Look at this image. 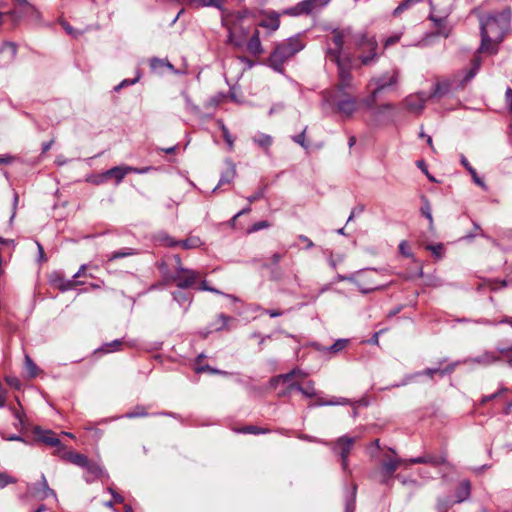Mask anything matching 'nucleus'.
I'll return each mask as SVG.
<instances>
[{
  "label": "nucleus",
  "mask_w": 512,
  "mask_h": 512,
  "mask_svg": "<svg viewBox=\"0 0 512 512\" xmlns=\"http://www.w3.org/2000/svg\"><path fill=\"white\" fill-rule=\"evenodd\" d=\"M456 503L455 501H452L449 497L445 498H439L437 501V510L439 512H447L448 509Z\"/></svg>",
  "instance_id": "nucleus-30"
},
{
  "label": "nucleus",
  "mask_w": 512,
  "mask_h": 512,
  "mask_svg": "<svg viewBox=\"0 0 512 512\" xmlns=\"http://www.w3.org/2000/svg\"><path fill=\"white\" fill-rule=\"evenodd\" d=\"M421 213L428 219V221L430 223V227H432L433 217L431 214V206H430V203L428 202V200H426V199L424 200V204L421 207Z\"/></svg>",
  "instance_id": "nucleus-35"
},
{
  "label": "nucleus",
  "mask_w": 512,
  "mask_h": 512,
  "mask_svg": "<svg viewBox=\"0 0 512 512\" xmlns=\"http://www.w3.org/2000/svg\"><path fill=\"white\" fill-rule=\"evenodd\" d=\"M66 459L76 465V466H79L81 468H84L88 465V462H89V459L84 455V454H81V453H77V452H68L66 454Z\"/></svg>",
  "instance_id": "nucleus-21"
},
{
  "label": "nucleus",
  "mask_w": 512,
  "mask_h": 512,
  "mask_svg": "<svg viewBox=\"0 0 512 512\" xmlns=\"http://www.w3.org/2000/svg\"><path fill=\"white\" fill-rule=\"evenodd\" d=\"M299 239H300L302 242L306 243V247H307L308 249H310V248H312V247L314 246V243H313V242H312L308 237H306V236H304V235H300V236H299Z\"/></svg>",
  "instance_id": "nucleus-55"
},
{
  "label": "nucleus",
  "mask_w": 512,
  "mask_h": 512,
  "mask_svg": "<svg viewBox=\"0 0 512 512\" xmlns=\"http://www.w3.org/2000/svg\"><path fill=\"white\" fill-rule=\"evenodd\" d=\"M33 495L39 499H46L49 496L56 497L55 491L49 488L44 475L41 476V483L39 484V487L34 488Z\"/></svg>",
  "instance_id": "nucleus-15"
},
{
  "label": "nucleus",
  "mask_w": 512,
  "mask_h": 512,
  "mask_svg": "<svg viewBox=\"0 0 512 512\" xmlns=\"http://www.w3.org/2000/svg\"><path fill=\"white\" fill-rule=\"evenodd\" d=\"M293 140H294L296 143L300 144L302 147H305V148L307 147V146L305 145V130H304L301 134H299L298 136H295V137L293 138Z\"/></svg>",
  "instance_id": "nucleus-51"
},
{
  "label": "nucleus",
  "mask_w": 512,
  "mask_h": 512,
  "mask_svg": "<svg viewBox=\"0 0 512 512\" xmlns=\"http://www.w3.org/2000/svg\"><path fill=\"white\" fill-rule=\"evenodd\" d=\"M199 274L194 270L179 268L172 279L179 288L185 289L191 287L198 279Z\"/></svg>",
  "instance_id": "nucleus-8"
},
{
  "label": "nucleus",
  "mask_w": 512,
  "mask_h": 512,
  "mask_svg": "<svg viewBox=\"0 0 512 512\" xmlns=\"http://www.w3.org/2000/svg\"><path fill=\"white\" fill-rule=\"evenodd\" d=\"M18 201H19V197H18V194L15 192L14 193V198H13V212H12L10 221H13V219H14V217L16 215V209H17Z\"/></svg>",
  "instance_id": "nucleus-52"
},
{
  "label": "nucleus",
  "mask_w": 512,
  "mask_h": 512,
  "mask_svg": "<svg viewBox=\"0 0 512 512\" xmlns=\"http://www.w3.org/2000/svg\"><path fill=\"white\" fill-rule=\"evenodd\" d=\"M354 443L355 438L342 436L333 445V450L341 457L342 467L344 470L347 469L348 456Z\"/></svg>",
  "instance_id": "nucleus-7"
},
{
  "label": "nucleus",
  "mask_w": 512,
  "mask_h": 512,
  "mask_svg": "<svg viewBox=\"0 0 512 512\" xmlns=\"http://www.w3.org/2000/svg\"><path fill=\"white\" fill-rule=\"evenodd\" d=\"M14 158L10 155H5L0 157V164H10L12 163Z\"/></svg>",
  "instance_id": "nucleus-58"
},
{
  "label": "nucleus",
  "mask_w": 512,
  "mask_h": 512,
  "mask_svg": "<svg viewBox=\"0 0 512 512\" xmlns=\"http://www.w3.org/2000/svg\"><path fill=\"white\" fill-rule=\"evenodd\" d=\"M86 269H87V265L83 264V265L79 268L78 272L74 274L73 278H79V277H81V276H85V275H86V274H85Z\"/></svg>",
  "instance_id": "nucleus-56"
},
{
  "label": "nucleus",
  "mask_w": 512,
  "mask_h": 512,
  "mask_svg": "<svg viewBox=\"0 0 512 512\" xmlns=\"http://www.w3.org/2000/svg\"><path fill=\"white\" fill-rule=\"evenodd\" d=\"M217 123L219 125V128L222 131L223 138H224L225 142L227 143L229 150L232 151L234 149V138L229 133V130L225 126L223 121L219 120Z\"/></svg>",
  "instance_id": "nucleus-27"
},
{
  "label": "nucleus",
  "mask_w": 512,
  "mask_h": 512,
  "mask_svg": "<svg viewBox=\"0 0 512 512\" xmlns=\"http://www.w3.org/2000/svg\"><path fill=\"white\" fill-rule=\"evenodd\" d=\"M401 464L410 465L408 460L392 459L389 461H384L382 463V469L388 476H391Z\"/></svg>",
  "instance_id": "nucleus-18"
},
{
  "label": "nucleus",
  "mask_w": 512,
  "mask_h": 512,
  "mask_svg": "<svg viewBox=\"0 0 512 512\" xmlns=\"http://www.w3.org/2000/svg\"><path fill=\"white\" fill-rule=\"evenodd\" d=\"M510 20L509 10L483 17L480 20L481 45L478 51L489 54L497 53L498 45L504 39Z\"/></svg>",
  "instance_id": "nucleus-2"
},
{
  "label": "nucleus",
  "mask_w": 512,
  "mask_h": 512,
  "mask_svg": "<svg viewBox=\"0 0 512 512\" xmlns=\"http://www.w3.org/2000/svg\"><path fill=\"white\" fill-rule=\"evenodd\" d=\"M426 249L430 250L435 257H437V258L442 257L443 246L441 244L427 245Z\"/></svg>",
  "instance_id": "nucleus-40"
},
{
  "label": "nucleus",
  "mask_w": 512,
  "mask_h": 512,
  "mask_svg": "<svg viewBox=\"0 0 512 512\" xmlns=\"http://www.w3.org/2000/svg\"><path fill=\"white\" fill-rule=\"evenodd\" d=\"M219 319L222 321V325H221V327H219L218 329H221V328H223V327H225V326L227 325V323H228V321H229V319H230V318H229V317H227V316H225V315H223V314H221V315L219 316Z\"/></svg>",
  "instance_id": "nucleus-64"
},
{
  "label": "nucleus",
  "mask_w": 512,
  "mask_h": 512,
  "mask_svg": "<svg viewBox=\"0 0 512 512\" xmlns=\"http://www.w3.org/2000/svg\"><path fill=\"white\" fill-rule=\"evenodd\" d=\"M247 49L253 55H259L262 53V45L260 42L258 31H256L252 38L248 41Z\"/></svg>",
  "instance_id": "nucleus-22"
},
{
  "label": "nucleus",
  "mask_w": 512,
  "mask_h": 512,
  "mask_svg": "<svg viewBox=\"0 0 512 512\" xmlns=\"http://www.w3.org/2000/svg\"><path fill=\"white\" fill-rule=\"evenodd\" d=\"M397 80H398V72L397 71H392V72L386 73L385 75H383L382 77H379V78H373L370 81L369 86L374 84L375 88L372 90L370 97H368L367 99H365L363 101V104L367 107H372V105L374 104V102L376 100L377 95L386 87L395 84L397 82Z\"/></svg>",
  "instance_id": "nucleus-5"
},
{
  "label": "nucleus",
  "mask_w": 512,
  "mask_h": 512,
  "mask_svg": "<svg viewBox=\"0 0 512 512\" xmlns=\"http://www.w3.org/2000/svg\"><path fill=\"white\" fill-rule=\"evenodd\" d=\"M330 0H303L296 6L287 10V13L293 16L308 14L316 7L325 6Z\"/></svg>",
  "instance_id": "nucleus-9"
},
{
  "label": "nucleus",
  "mask_w": 512,
  "mask_h": 512,
  "mask_svg": "<svg viewBox=\"0 0 512 512\" xmlns=\"http://www.w3.org/2000/svg\"><path fill=\"white\" fill-rule=\"evenodd\" d=\"M121 341L119 340H115L111 343H107L105 344L100 350L103 351V352H113V351H116L119 349V347L121 346Z\"/></svg>",
  "instance_id": "nucleus-36"
},
{
  "label": "nucleus",
  "mask_w": 512,
  "mask_h": 512,
  "mask_svg": "<svg viewBox=\"0 0 512 512\" xmlns=\"http://www.w3.org/2000/svg\"><path fill=\"white\" fill-rule=\"evenodd\" d=\"M107 491L113 496L115 502L122 503L124 501L123 496L118 494L112 487H108Z\"/></svg>",
  "instance_id": "nucleus-45"
},
{
  "label": "nucleus",
  "mask_w": 512,
  "mask_h": 512,
  "mask_svg": "<svg viewBox=\"0 0 512 512\" xmlns=\"http://www.w3.org/2000/svg\"><path fill=\"white\" fill-rule=\"evenodd\" d=\"M199 239L195 238V239H190V240H186L183 242V247L184 248H194V247H197L199 245Z\"/></svg>",
  "instance_id": "nucleus-49"
},
{
  "label": "nucleus",
  "mask_w": 512,
  "mask_h": 512,
  "mask_svg": "<svg viewBox=\"0 0 512 512\" xmlns=\"http://www.w3.org/2000/svg\"><path fill=\"white\" fill-rule=\"evenodd\" d=\"M202 358H203L202 355H199L197 358V362H196L195 368H194L197 373L209 372V373H219V374L227 375V372L212 369L208 365H205V366L200 365Z\"/></svg>",
  "instance_id": "nucleus-28"
},
{
  "label": "nucleus",
  "mask_w": 512,
  "mask_h": 512,
  "mask_svg": "<svg viewBox=\"0 0 512 512\" xmlns=\"http://www.w3.org/2000/svg\"><path fill=\"white\" fill-rule=\"evenodd\" d=\"M348 344H349L348 339H338L337 341H335L334 344H332L329 347L320 346V345H317L316 347H317V350L319 352H321L323 355L334 356V355H337L338 353L342 352L343 350H345L347 348Z\"/></svg>",
  "instance_id": "nucleus-13"
},
{
  "label": "nucleus",
  "mask_w": 512,
  "mask_h": 512,
  "mask_svg": "<svg viewBox=\"0 0 512 512\" xmlns=\"http://www.w3.org/2000/svg\"><path fill=\"white\" fill-rule=\"evenodd\" d=\"M334 49H329V59L336 63L339 71V89L347 88L351 84V74L347 70L349 58L342 56L344 42L353 41L355 49L359 52V59L363 65H370L377 59L378 43L375 38H368L365 34H353L350 28L333 31Z\"/></svg>",
  "instance_id": "nucleus-1"
},
{
  "label": "nucleus",
  "mask_w": 512,
  "mask_h": 512,
  "mask_svg": "<svg viewBox=\"0 0 512 512\" xmlns=\"http://www.w3.org/2000/svg\"><path fill=\"white\" fill-rule=\"evenodd\" d=\"M134 254H135V251L133 249L127 248L122 251H116V252H113L112 254H110L108 257V261H113L115 259L131 256Z\"/></svg>",
  "instance_id": "nucleus-32"
},
{
  "label": "nucleus",
  "mask_w": 512,
  "mask_h": 512,
  "mask_svg": "<svg viewBox=\"0 0 512 512\" xmlns=\"http://www.w3.org/2000/svg\"><path fill=\"white\" fill-rule=\"evenodd\" d=\"M16 478L8 475L7 473L0 472V489L5 488L8 484L16 483Z\"/></svg>",
  "instance_id": "nucleus-34"
},
{
  "label": "nucleus",
  "mask_w": 512,
  "mask_h": 512,
  "mask_svg": "<svg viewBox=\"0 0 512 512\" xmlns=\"http://www.w3.org/2000/svg\"><path fill=\"white\" fill-rule=\"evenodd\" d=\"M288 394L292 395L295 393H301L309 398H317L315 401V405H345L348 403L346 398H330L323 399L317 396L316 390L314 386H287Z\"/></svg>",
  "instance_id": "nucleus-4"
},
{
  "label": "nucleus",
  "mask_w": 512,
  "mask_h": 512,
  "mask_svg": "<svg viewBox=\"0 0 512 512\" xmlns=\"http://www.w3.org/2000/svg\"><path fill=\"white\" fill-rule=\"evenodd\" d=\"M399 250L402 255H404L406 257H412V253H411L408 243L406 241H402L399 244Z\"/></svg>",
  "instance_id": "nucleus-42"
},
{
  "label": "nucleus",
  "mask_w": 512,
  "mask_h": 512,
  "mask_svg": "<svg viewBox=\"0 0 512 512\" xmlns=\"http://www.w3.org/2000/svg\"><path fill=\"white\" fill-rule=\"evenodd\" d=\"M447 91V85L437 84L433 94L430 97L442 95Z\"/></svg>",
  "instance_id": "nucleus-47"
},
{
  "label": "nucleus",
  "mask_w": 512,
  "mask_h": 512,
  "mask_svg": "<svg viewBox=\"0 0 512 512\" xmlns=\"http://www.w3.org/2000/svg\"><path fill=\"white\" fill-rule=\"evenodd\" d=\"M8 392L2 386H0V408H3L6 404Z\"/></svg>",
  "instance_id": "nucleus-46"
},
{
  "label": "nucleus",
  "mask_w": 512,
  "mask_h": 512,
  "mask_svg": "<svg viewBox=\"0 0 512 512\" xmlns=\"http://www.w3.org/2000/svg\"><path fill=\"white\" fill-rule=\"evenodd\" d=\"M427 100L428 96L424 93H417L406 97L404 102L410 112L419 114L424 109Z\"/></svg>",
  "instance_id": "nucleus-12"
},
{
  "label": "nucleus",
  "mask_w": 512,
  "mask_h": 512,
  "mask_svg": "<svg viewBox=\"0 0 512 512\" xmlns=\"http://www.w3.org/2000/svg\"><path fill=\"white\" fill-rule=\"evenodd\" d=\"M472 178H473V181L480 187L486 189V186L484 184V182L479 178V176L477 175V172L476 170L473 168V167H469V171H468Z\"/></svg>",
  "instance_id": "nucleus-41"
},
{
  "label": "nucleus",
  "mask_w": 512,
  "mask_h": 512,
  "mask_svg": "<svg viewBox=\"0 0 512 512\" xmlns=\"http://www.w3.org/2000/svg\"><path fill=\"white\" fill-rule=\"evenodd\" d=\"M86 475L85 480L87 483L93 482L95 479L101 477L103 474V469L97 463L88 462V465L85 467Z\"/></svg>",
  "instance_id": "nucleus-17"
},
{
  "label": "nucleus",
  "mask_w": 512,
  "mask_h": 512,
  "mask_svg": "<svg viewBox=\"0 0 512 512\" xmlns=\"http://www.w3.org/2000/svg\"><path fill=\"white\" fill-rule=\"evenodd\" d=\"M304 45L298 38H290L286 42L276 47L269 57L270 66L278 71H282L283 64L297 52L303 49Z\"/></svg>",
  "instance_id": "nucleus-3"
},
{
  "label": "nucleus",
  "mask_w": 512,
  "mask_h": 512,
  "mask_svg": "<svg viewBox=\"0 0 512 512\" xmlns=\"http://www.w3.org/2000/svg\"><path fill=\"white\" fill-rule=\"evenodd\" d=\"M356 104V100L351 97L339 100L336 103L338 111L346 116H351L356 111Z\"/></svg>",
  "instance_id": "nucleus-16"
},
{
  "label": "nucleus",
  "mask_w": 512,
  "mask_h": 512,
  "mask_svg": "<svg viewBox=\"0 0 512 512\" xmlns=\"http://www.w3.org/2000/svg\"><path fill=\"white\" fill-rule=\"evenodd\" d=\"M507 359L508 363L512 365V348L506 351H501Z\"/></svg>",
  "instance_id": "nucleus-59"
},
{
  "label": "nucleus",
  "mask_w": 512,
  "mask_h": 512,
  "mask_svg": "<svg viewBox=\"0 0 512 512\" xmlns=\"http://www.w3.org/2000/svg\"><path fill=\"white\" fill-rule=\"evenodd\" d=\"M33 433L36 436L37 440L43 442L44 444L52 447H60L61 441L57 437L56 433L51 430L42 429L39 426H35L33 428Z\"/></svg>",
  "instance_id": "nucleus-11"
},
{
  "label": "nucleus",
  "mask_w": 512,
  "mask_h": 512,
  "mask_svg": "<svg viewBox=\"0 0 512 512\" xmlns=\"http://www.w3.org/2000/svg\"><path fill=\"white\" fill-rule=\"evenodd\" d=\"M306 379V374L299 370L294 369L286 374H281L276 377H274L271 380V384H280L281 382L283 384H300Z\"/></svg>",
  "instance_id": "nucleus-10"
},
{
  "label": "nucleus",
  "mask_w": 512,
  "mask_h": 512,
  "mask_svg": "<svg viewBox=\"0 0 512 512\" xmlns=\"http://www.w3.org/2000/svg\"><path fill=\"white\" fill-rule=\"evenodd\" d=\"M355 495H356V486H353V491L350 499L346 501L345 512H354L355 510Z\"/></svg>",
  "instance_id": "nucleus-38"
},
{
  "label": "nucleus",
  "mask_w": 512,
  "mask_h": 512,
  "mask_svg": "<svg viewBox=\"0 0 512 512\" xmlns=\"http://www.w3.org/2000/svg\"><path fill=\"white\" fill-rule=\"evenodd\" d=\"M409 464H429L432 466H439L445 463V457L442 455L428 454L425 456L415 457L408 459Z\"/></svg>",
  "instance_id": "nucleus-14"
},
{
  "label": "nucleus",
  "mask_w": 512,
  "mask_h": 512,
  "mask_svg": "<svg viewBox=\"0 0 512 512\" xmlns=\"http://www.w3.org/2000/svg\"><path fill=\"white\" fill-rule=\"evenodd\" d=\"M263 197V190H259L258 192H256L255 194L249 196L247 198V200L249 201V203H252L256 200H259Z\"/></svg>",
  "instance_id": "nucleus-53"
},
{
  "label": "nucleus",
  "mask_w": 512,
  "mask_h": 512,
  "mask_svg": "<svg viewBox=\"0 0 512 512\" xmlns=\"http://www.w3.org/2000/svg\"><path fill=\"white\" fill-rule=\"evenodd\" d=\"M222 24L227 28L228 30V42L230 44L235 45L236 47H241L243 45V39L239 38L236 33V27L230 26L226 20V18L222 19Z\"/></svg>",
  "instance_id": "nucleus-20"
},
{
  "label": "nucleus",
  "mask_w": 512,
  "mask_h": 512,
  "mask_svg": "<svg viewBox=\"0 0 512 512\" xmlns=\"http://www.w3.org/2000/svg\"><path fill=\"white\" fill-rule=\"evenodd\" d=\"M189 4L194 8H201V7H217L221 8L222 0H189Z\"/></svg>",
  "instance_id": "nucleus-24"
},
{
  "label": "nucleus",
  "mask_w": 512,
  "mask_h": 512,
  "mask_svg": "<svg viewBox=\"0 0 512 512\" xmlns=\"http://www.w3.org/2000/svg\"><path fill=\"white\" fill-rule=\"evenodd\" d=\"M146 409L143 406H137L133 411L125 414L126 418H137L147 416Z\"/></svg>",
  "instance_id": "nucleus-33"
},
{
  "label": "nucleus",
  "mask_w": 512,
  "mask_h": 512,
  "mask_svg": "<svg viewBox=\"0 0 512 512\" xmlns=\"http://www.w3.org/2000/svg\"><path fill=\"white\" fill-rule=\"evenodd\" d=\"M253 141L261 148L268 149L272 144V138L270 135L259 133L253 137Z\"/></svg>",
  "instance_id": "nucleus-26"
},
{
  "label": "nucleus",
  "mask_w": 512,
  "mask_h": 512,
  "mask_svg": "<svg viewBox=\"0 0 512 512\" xmlns=\"http://www.w3.org/2000/svg\"><path fill=\"white\" fill-rule=\"evenodd\" d=\"M201 290L203 291H210V292H213V293H217V294H220V291L215 289V288H212L210 286H208L207 282L206 281H202L200 283V287H199Z\"/></svg>",
  "instance_id": "nucleus-50"
},
{
  "label": "nucleus",
  "mask_w": 512,
  "mask_h": 512,
  "mask_svg": "<svg viewBox=\"0 0 512 512\" xmlns=\"http://www.w3.org/2000/svg\"><path fill=\"white\" fill-rule=\"evenodd\" d=\"M150 65L152 69H158L164 66L168 67L169 69H173V66L169 62H165L164 60L157 58L152 59Z\"/></svg>",
  "instance_id": "nucleus-37"
},
{
  "label": "nucleus",
  "mask_w": 512,
  "mask_h": 512,
  "mask_svg": "<svg viewBox=\"0 0 512 512\" xmlns=\"http://www.w3.org/2000/svg\"><path fill=\"white\" fill-rule=\"evenodd\" d=\"M401 38V34H395L385 40L384 46L389 47L395 43H397Z\"/></svg>",
  "instance_id": "nucleus-44"
},
{
  "label": "nucleus",
  "mask_w": 512,
  "mask_h": 512,
  "mask_svg": "<svg viewBox=\"0 0 512 512\" xmlns=\"http://www.w3.org/2000/svg\"><path fill=\"white\" fill-rule=\"evenodd\" d=\"M37 247H38V251H39L40 261H45L46 258H45L44 249H43L42 245L40 243H37Z\"/></svg>",
  "instance_id": "nucleus-61"
},
{
  "label": "nucleus",
  "mask_w": 512,
  "mask_h": 512,
  "mask_svg": "<svg viewBox=\"0 0 512 512\" xmlns=\"http://www.w3.org/2000/svg\"><path fill=\"white\" fill-rule=\"evenodd\" d=\"M266 313L270 316V317H278V316H281L282 315V312L279 311V310H267Z\"/></svg>",
  "instance_id": "nucleus-63"
},
{
  "label": "nucleus",
  "mask_w": 512,
  "mask_h": 512,
  "mask_svg": "<svg viewBox=\"0 0 512 512\" xmlns=\"http://www.w3.org/2000/svg\"><path fill=\"white\" fill-rule=\"evenodd\" d=\"M145 171L146 169L139 170L130 166H116L101 174L96 183L100 184L108 178H115L116 183L119 184L128 173H144Z\"/></svg>",
  "instance_id": "nucleus-6"
},
{
  "label": "nucleus",
  "mask_w": 512,
  "mask_h": 512,
  "mask_svg": "<svg viewBox=\"0 0 512 512\" xmlns=\"http://www.w3.org/2000/svg\"><path fill=\"white\" fill-rule=\"evenodd\" d=\"M235 176H236V167L232 162L229 161V162H227V169L222 174L218 186L231 183L233 181V179L235 178Z\"/></svg>",
  "instance_id": "nucleus-23"
},
{
  "label": "nucleus",
  "mask_w": 512,
  "mask_h": 512,
  "mask_svg": "<svg viewBox=\"0 0 512 512\" xmlns=\"http://www.w3.org/2000/svg\"><path fill=\"white\" fill-rule=\"evenodd\" d=\"M173 297L179 303H182L183 301L188 300V298L185 297L184 295H182V293H180V292L179 293H174Z\"/></svg>",
  "instance_id": "nucleus-60"
},
{
  "label": "nucleus",
  "mask_w": 512,
  "mask_h": 512,
  "mask_svg": "<svg viewBox=\"0 0 512 512\" xmlns=\"http://www.w3.org/2000/svg\"><path fill=\"white\" fill-rule=\"evenodd\" d=\"M505 99H506V104L509 107V110L512 112V89L511 88L506 89Z\"/></svg>",
  "instance_id": "nucleus-48"
},
{
  "label": "nucleus",
  "mask_w": 512,
  "mask_h": 512,
  "mask_svg": "<svg viewBox=\"0 0 512 512\" xmlns=\"http://www.w3.org/2000/svg\"><path fill=\"white\" fill-rule=\"evenodd\" d=\"M498 359H499V357L495 353L486 352L483 355H481L480 357L473 359V361L477 362L479 364H482V365H489V364L496 362Z\"/></svg>",
  "instance_id": "nucleus-25"
},
{
  "label": "nucleus",
  "mask_w": 512,
  "mask_h": 512,
  "mask_svg": "<svg viewBox=\"0 0 512 512\" xmlns=\"http://www.w3.org/2000/svg\"><path fill=\"white\" fill-rule=\"evenodd\" d=\"M239 432L244 433V434H260V433H265V430L260 429L253 425H249V426H245L242 429H240Z\"/></svg>",
  "instance_id": "nucleus-39"
},
{
  "label": "nucleus",
  "mask_w": 512,
  "mask_h": 512,
  "mask_svg": "<svg viewBox=\"0 0 512 512\" xmlns=\"http://www.w3.org/2000/svg\"><path fill=\"white\" fill-rule=\"evenodd\" d=\"M471 486L470 482L467 480H464L460 483L458 486L455 496H456V503L463 502L470 496Z\"/></svg>",
  "instance_id": "nucleus-19"
},
{
  "label": "nucleus",
  "mask_w": 512,
  "mask_h": 512,
  "mask_svg": "<svg viewBox=\"0 0 512 512\" xmlns=\"http://www.w3.org/2000/svg\"><path fill=\"white\" fill-rule=\"evenodd\" d=\"M480 66H481V58L479 56H476L473 60V67L469 70V72L465 76L464 81L466 82V81H469L470 79H472L478 72Z\"/></svg>",
  "instance_id": "nucleus-31"
},
{
  "label": "nucleus",
  "mask_w": 512,
  "mask_h": 512,
  "mask_svg": "<svg viewBox=\"0 0 512 512\" xmlns=\"http://www.w3.org/2000/svg\"><path fill=\"white\" fill-rule=\"evenodd\" d=\"M62 26H63V28L65 29V31H66L68 34H70V35H72V36H76V35H77V32H76V31H75V30H74V29H73V28H72L68 23L63 22V23H62Z\"/></svg>",
  "instance_id": "nucleus-54"
},
{
  "label": "nucleus",
  "mask_w": 512,
  "mask_h": 512,
  "mask_svg": "<svg viewBox=\"0 0 512 512\" xmlns=\"http://www.w3.org/2000/svg\"><path fill=\"white\" fill-rule=\"evenodd\" d=\"M269 227V223L267 221H260L255 223L249 230V232H256L261 229Z\"/></svg>",
  "instance_id": "nucleus-43"
},
{
  "label": "nucleus",
  "mask_w": 512,
  "mask_h": 512,
  "mask_svg": "<svg viewBox=\"0 0 512 512\" xmlns=\"http://www.w3.org/2000/svg\"><path fill=\"white\" fill-rule=\"evenodd\" d=\"M76 284H77L76 282H74V281H72V280H69V281H67V283H66L65 285H63V286L61 287V289H62V290L71 289V288H73Z\"/></svg>",
  "instance_id": "nucleus-62"
},
{
  "label": "nucleus",
  "mask_w": 512,
  "mask_h": 512,
  "mask_svg": "<svg viewBox=\"0 0 512 512\" xmlns=\"http://www.w3.org/2000/svg\"><path fill=\"white\" fill-rule=\"evenodd\" d=\"M250 210H251V209H250V207L248 206V207H246V208L242 209L241 211H239V212H238V213L233 217V219H232V224H234V223H235V220H236L238 217H240L241 215H244V214L249 213V212H250Z\"/></svg>",
  "instance_id": "nucleus-57"
},
{
  "label": "nucleus",
  "mask_w": 512,
  "mask_h": 512,
  "mask_svg": "<svg viewBox=\"0 0 512 512\" xmlns=\"http://www.w3.org/2000/svg\"><path fill=\"white\" fill-rule=\"evenodd\" d=\"M25 369L28 375L33 378L38 374V367L29 357V355H25Z\"/></svg>",
  "instance_id": "nucleus-29"
}]
</instances>
